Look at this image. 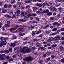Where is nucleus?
I'll return each mask as SVG.
<instances>
[{
	"mask_svg": "<svg viewBox=\"0 0 64 64\" xmlns=\"http://www.w3.org/2000/svg\"><path fill=\"white\" fill-rule=\"evenodd\" d=\"M0 47H2L3 45H5L7 43L6 40H7L8 39V38L6 37L4 38L2 37L0 38Z\"/></svg>",
	"mask_w": 64,
	"mask_h": 64,
	"instance_id": "nucleus-1",
	"label": "nucleus"
},
{
	"mask_svg": "<svg viewBox=\"0 0 64 64\" xmlns=\"http://www.w3.org/2000/svg\"><path fill=\"white\" fill-rule=\"evenodd\" d=\"M20 50V51H22L23 53H27L30 52V51L29 50L26 48H22V47H21Z\"/></svg>",
	"mask_w": 64,
	"mask_h": 64,
	"instance_id": "nucleus-2",
	"label": "nucleus"
},
{
	"mask_svg": "<svg viewBox=\"0 0 64 64\" xmlns=\"http://www.w3.org/2000/svg\"><path fill=\"white\" fill-rule=\"evenodd\" d=\"M32 60V58L31 56H29L24 59V60L28 62H30Z\"/></svg>",
	"mask_w": 64,
	"mask_h": 64,
	"instance_id": "nucleus-3",
	"label": "nucleus"
},
{
	"mask_svg": "<svg viewBox=\"0 0 64 64\" xmlns=\"http://www.w3.org/2000/svg\"><path fill=\"white\" fill-rule=\"evenodd\" d=\"M55 38H56V39L58 41L61 40V36H58V35L56 36Z\"/></svg>",
	"mask_w": 64,
	"mask_h": 64,
	"instance_id": "nucleus-4",
	"label": "nucleus"
},
{
	"mask_svg": "<svg viewBox=\"0 0 64 64\" xmlns=\"http://www.w3.org/2000/svg\"><path fill=\"white\" fill-rule=\"evenodd\" d=\"M15 14H16L18 16H20V11L19 10H18L16 12H14Z\"/></svg>",
	"mask_w": 64,
	"mask_h": 64,
	"instance_id": "nucleus-5",
	"label": "nucleus"
},
{
	"mask_svg": "<svg viewBox=\"0 0 64 64\" xmlns=\"http://www.w3.org/2000/svg\"><path fill=\"white\" fill-rule=\"evenodd\" d=\"M59 32H60V30H57V31L56 32L52 34H50V36H51L52 35H55L56 34H57V33H59Z\"/></svg>",
	"mask_w": 64,
	"mask_h": 64,
	"instance_id": "nucleus-6",
	"label": "nucleus"
},
{
	"mask_svg": "<svg viewBox=\"0 0 64 64\" xmlns=\"http://www.w3.org/2000/svg\"><path fill=\"white\" fill-rule=\"evenodd\" d=\"M50 8L51 9H52V10L54 11H57V9L52 6H50Z\"/></svg>",
	"mask_w": 64,
	"mask_h": 64,
	"instance_id": "nucleus-7",
	"label": "nucleus"
},
{
	"mask_svg": "<svg viewBox=\"0 0 64 64\" xmlns=\"http://www.w3.org/2000/svg\"><path fill=\"white\" fill-rule=\"evenodd\" d=\"M18 21L19 22H26V20L25 19H19Z\"/></svg>",
	"mask_w": 64,
	"mask_h": 64,
	"instance_id": "nucleus-8",
	"label": "nucleus"
},
{
	"mask_svg": "<svg viewBox=\"0 0 64 64\" xmlns=\"http://www.w3.org/2000/svg\"><path fill=\"white\" fill-rule=\"evenodd\" d=\"M16 46V44L14 43H12L10 44L11 47H12V48H13V47H14Z\"/></svg>",
	"mask_w": 64,
	"mask_h": 64,
	"instance_id": "nucleus-9",
	"label": "nucleus"
},
{
	"mask_svg": "<svg viewBox=\"0 0 64 64\" xmlns=\"http://www.w3.org/2000/svg\"><path fill=\"white\" fill-rule=\"evenodd\" d=\"M52 12H49L46 14V15L48 16H51V15H52Z\"/></svg>",
	"mask_w": 64,
	"mask_h": 64,
	"instance_id": "nucleus-10",
	"label": "nucleus"
},
{
	"mask_svg": "<svg viewBox=\"0 0 64 64\" xmlns=\"http://www.w3.org/2000/svg\"><path fill=\"white\" fill-rule=\"evenodd\" d=\"M4 26L6 28H7L8 27H10V26L9 25L7 24H5L4 25Z\"/></svg>",
	"mask_w": 64,
	"mask_h": 64,
	"instance_id": "nucleus-11",
	"label": "nucleus"
},
{
	"mask_svg": "<svg viewBox=\"0 0 64 64\" xmlns=\"http://www.w3.org/2000/svg\"><path fill=\"white\" fill-rule=\"evenodd\" d=\"M33 11H34V12H35L36 11V10L37 9H38V8H37L36 7H34L33 8Z\"/></svg>",
	"mask_w": 64,
	"mask_h": 64,
	"instance_id": "nucleus-12",
	"label": "nucleus"
},
{
	"mask_svg": "<svg viewBox=\"0 0 64 64\" xmlns=\"http://www.w3.org/2000/svg\"><path fill=\"white\" fill-rule=\"evenodd\" d=\"M57 46V44H54L52 45L51 46H52V48H54L56 47Z\"/></svg>",
	"mask_w": 64,
	"mask_h": 64,
	"instance_id": "nucleus-13",
	"label": "nucleus"
},
{
	"mask_svg": "<svg viewBox=\"0 0 64 64\" xmlns=\"http://www.w3.org/2000/svg\"><path fill=\"white\" fill-rule=\"evenodd\" d=\"M46 62H48L50 60V58H48L46 59Z\"/></svg>",
	"mask_w": 64,
	"mask_h": 64,
	"instance_id": "nucleus-14",
	"label": "nucleus"
},
{
	"mask_svg": "<svg viewBox=\"0 0 64 64\" xmlns=\"http://www.w3.org/2000/svg\"><path fill=\"white\" fill-rule=\"evenodd\" d=\"M25 34V33H23V34H22V32H21L19 34L20 35V36H23Z\"/></svg>",
	"mask_w": 64,
	"mask_h": 64,
	"instance_id": "nucleus-15",
	"label": "nucleus"
},
{
	"mask_svg": "<svg viewBox=\"0 0 64 64\" xmlns=\"http://www.w3.org/2000/svg\"><path fill=\"white\" fill-rule=\"evenodd\" d=\"M17 37L16 36H15V35L14 34H13V36H12V38L13 39H16Z\"/></svg>",
	"mask_w": 64,
	"mask_h": 64,
	"instance_id": "nucleus-16",
	"label": "nucleus"
},
{
	"mask_svg": "<svg viewBox=\"0 0 64 64\" xmlns=\"http://www.w3.org/2000/svg\"><path fill=\"white\" fill-rule=\"evenodd\" d=\"M6 12H7V10H3L2 11V13H6Z\"/></svg>",
	"mask_w": 64,
	"mask_h": 64,
	"instance_id": "nucleus-17",
	"label": "nucleus"
},
{
	"mask_svg": "<svg viewBox=\"0 0 64 64\" xmlns=\"http://www.w3.org/2000/svg\"><path fill=\"white\" fill-rule=\"evenodd\" d=\"M14 29V28H11L10 29V32H12V33H13V32H12V31Z\"/></svg>",
	"mask_w": 64,
	"mask_h": 64,
	"instance_id": "nucleus-18",
	"label": "nucleus"
},
{
	"mask_svg": "<svg viewBox=\"0 0 64 64\" xmlns=\"http://www.w3.org/2000/svg\"><path fill=\"white\" fill-rule=\"evenodd\" d=\"M49 27V25L47 24L46 25V26H44V29H47V28Z\"/></svg>",
	"mask_w": 64,
	"mask_h": 64,
	"instance_id": "nucleus-19",
	"label": "nucleus"
},
{
	"mask_svg": "<svg viewBox=\"0 0 64 64\" xmlns=\"http://www.w3.org/2000/svg\"><path fill=\"white\" fill-rule=\"evenodd\" d=\"M4 52L6 53H8V54L9 53V50H4Z\"/></svg>",
	"mask_w": 64,
	"mask_h": 64,
	"instance_id": "nucleus-20",
	"label": "nucleus"
},
{
	"mask_svg": "<svg viewBox=\"0 0 64 64\" xmlns=\"http://www.w3.org/2000/svg\"><path fill=\"white\" fill-rule=\"evenodd\" d=\"M6 16V17H8V18H10L11 17V16H9L8 14H6L5 15Z\"/></svg>",
	"mask_w": 64,
	"mask_h": 64,
	"instance_id": "nucleus-21",
	"label": "nucleus"
},
{
	"mask_svg": "<svg viewBox=\"0 0 64 64\" xmlns=\"http://www.w3.org/2000/svg\"><path fill=\"white\" fill-rule=\"evenodd\" d=\"M42 31L41 30H39L37 32H36V34H40V33H41Z\"/></svg>",
	"mask_w": 64,
	"mask_h": 64,
	"instance_id": "nucleus-22",
	"label": "nucleus"
},
{
	"mask_svg": "<svg viewBox=\"0 0 64 64\" xmlns=\"http://www.w3.org/2000/svg\"><path fill=\"white\" fill-rule=\"evenodd\" d=\"M24 1L27 3H30V2H29V0H24Z\"/></svg>",
	"mask_w": 64,
	"mask_h": 64,
	"instance_id": "nucleus-23",
	"label": "nucleus"
},
{
	"mask_svg": "<svg viewBox=\"0 0 64 64\" xmlns=\"http://www.w3.org/2000/svg\"><path fill=\"white\" fill-rule=\"evenodd\" d=\"M57 30V28H54L52 30V31H56Z\"/></svg>",
	"mask_w": 64,
	"mask_h": 64,
	"instance_id": "nucleus-24",
	"label": "nucleus"
},
{
	"mask_svg": "<svg viewBox=\"0 0 64 64\" xmlns=\"http://www.w3.org/2000/svg\"><path fill=\"white\" fill-rule=\"evenodd\" d=\"M8 50L10 52H12V48H9Z\"/></svg>",
	"mask_w": 64,
	"mask_h": 64,
	"instance_id": "nucleus-25",
	"label": "nucleus"
},
{
	"mask_svg": "<svg viewBox=\"0 0 64 64\" xmlns=\"http://www.w3.org/2000/svg\"><path fill=\"white\" fill-rule=\"evenodd\" d=\"M16 18V16L15 14H14L13 16H12V18Z\"/></svg>",
	"mask_w": 64,
	"mask_h": 64,
	"instance_id": "nucleus-26",
	"label": "nucleus"
},
{
	"mask_svg": "<svg viewBox=\"0 0 64 64\" xmlns=\"http://www.w3.org/2000/svg\"><path fill=\"white\" fill-rule=\"evenodd\" d=\"M58 24V22H54L53 23V25H55Z\"/></svg>",
	"mask_w": 64,
	"mask_h": 64,
	"instance_id": "nucleus-27",
	"label": "nucleus"
},
{
	"mask_svg": "<svg viewBox=\"0 0 64 64\" xmlns=\"http://www.w3.org/2000/svg\"><path fill=\"white\" fill-rule=\"evenodd\" d=\"M14 60V59L12 58H10V59L8 60V61H9V62H10V61H13Z\"/></svg>",
	"mask_w": 64,
	"mask_h": 64,
	"instance_id": "nucleus-28",
	"label": "nucleus"
},
{
	"mask_svg": "<svg viewBox=\"0 0 64 64\" xmlns=\"http://www.w3.org/2000/svg\"><path fill=\"white\" fill-rule=\"evenodd\" d=\"M32 36H34L35 35V33L34 31H32Z\"/></svg>",
	"mask_w": 64,
	"mask_h": 64,
	"instance_id": "nucleus-29",
	"label": "nucleus"
},
{
	"mask_svg": "<svg viewBox=\"0 0 64 64\" xmlns=\"http://www.w3.org/2000/svg\"><path fill=\"white\" fill-rule=\"evenodd\" d=\"M6 23L8 25H10V24L11 23V22H10V21H8Z\"/></svg>",
	"mask_w": 64,
	"mask_h": 64,
	"instance_id": "nucleus-30",
	"label": "nucleus"
},
{
	"mask_svg": "<svg viewBox=\"0 0 64 64\" xmlns=\"http://www.w3.org/2000/svg\"><path fill=\"white\" fill-rule=\"evenodd\" d=\"M5 58L2 57L0 58V59L1 60H2L3 61H4V60H5Z\"/></svg>",
	"mask_w": 64,
	"mask_h": 64,
	"instance_id": "nucleus-31",
	"label": "nucleus"
},
{
	"mask_svg": "<svg viewBox=\"0 0 64 64\" xmlns=\"http://www.w3.org/2000/svg\"><path fill=\"white\" fill-rule=\"evenodd\" d=\"M60 30L61 31H64V28H62L60 29Z\"/></svg>",
	"mask_w": 64,
	"mask_h": 64,
	"instance_id": "nucleus-32",
	"label": "nucleus"
},
{
	"mask_svg": "<svg viewBox=\"0 0 64 64\" xmlns=\"http://www.w3.org/2000/svg\"><path fill=\"white\" fill-rule=\"evenodd\" d=\"M12 1L11 2V4H12L15 3V0H12Z\"/></svg>",
	"mask_w": 64,
	"mask_h": 64,
	"instance_id": "nucleus-33",
	"label": "nucleus"
},
{
	"mask_svg": "<svg viewBox=\"0 0 64 64\" xmlns=\"http://www.w3.org/2000/svg\"><path fill=\"white\" fill-rule=\"evenodd\" d=\"M58 10H59V11H61L62 10V8H58Z\"/></svg>",
	"mask_w": 64,
	"mask_h": 64,
	"instance_id": "nucleus-34",
	"label": "nucleus"
},
{
	"mask_svg": "<svg viewBox=\"0 0 64 64\" xmlns=\"http://www.w3.org/2000/svg\"><path fill=\"white\" fill-rule=\"evenodd\" d=\"M2 35H7V34L6 33H5L4 32L2 33Z\"/></svg>",
	"mask_w": 64,
	"mask_h": 64,
	"instance_id": "nucleus-35",
	"label": "nucleus"
},
{
	"mask_svg": "<svg viewBox=\"0 0 64 64\" xmlns=\"http://www.w3.org/2000/svg\"><path fill=\"white\" fill-rule=\"evenodd\" d=\"M60 40H64V36L62 37L61 36Z\"/></svg>",
	"mask_w": 64,
	"mask_h": 64,
	"instance_id": "nucleus-36",
	"label": "nucleus"
},
{
	"mask_svg": "<svg viewBox=\"0 0 64 64\" xmlns=\"http://www.w3.org/2000/svg\"><path fill=\"white\" fill-rule=\"evenodd\" d=\"M42 50H44L46 49V48L42 47L41 48Z\"/></svg>",
	"mask_w": 64,
	"mask_h": 64,
	"instance_id": "nucleus-37",
	"label": "nucleus"
},
{
	"mask_svg": "<svg viewBox=\"0 0 64 64\" xmlns=\"http://www.w3.org/2000/svg\"><path fill=\"white\" fill-rule=\"evenodd\" d=\"M12 57L14 58H16V55L15 54L13 55L12 56Z\"/></svg>",
	"mask_w": 64,
	"mask_h": 64,
	"instance_id": "nucleus-38",
	"label": "nucleus"
},
{
	"mask_svg": "<svg viewBox=\"0 0 64 64\" xmlns=\"http://www.w3.org/2000/svg\"><path fill=\"white\" fill-rule=\"evenodd\" d=\"M60 49H61L62 50H64V48L61 46H60Z\"/></svg>",
	"mask_w": 64,
	"mask_h": 64,
	"instance_id": "nucleus-39",
	"label": "nucleus"
},
{
	"mask_svg": "<svg viewBox=\"0 0 64 64\" xmlns=\"http://www.w3.org/2000/svg\"><path fill=\"white\" fill-rule=\"evenodd\" d=\"M55 56H54V55H52L51 56V57H52L53 59V58H55L56 57Z\"/></svg>",
	"mask_w": 64,
	"mask_h": 64,
	"instance_id": "nucleus-40",
	"label": "nucleus"
},
{
	"mask_svg": "<svg viewBox=\"0 0 64 64\" xmlns=\"http://www.w3.org/2000/svg\"><path fill=\"white\" fill-rule=\"evenodd\" d=\"M52 41V40L50 39H48L47 40L48 42H51Z\"/></svg>",
	"mask_w": 64,
	"mask_h": 64,
	"instance_id": "nucleus-41",
	"label": "nucleus"
},
{
	"mask_svg": "<svg viewBox=\"0 0 64 64\" xmlns=\"http://www.w3.org/2000/svg\"><path fill=\"white\" fill-rule=\"evenodd\" d=\"M45 11H46V13H47L49 12V10H46Z\"/></svg>",
	"mask_w": 64,
	"mask_h": 64,
	"instance_id": "nucleus-42",
	"label": "nucleus"
},
{
	"mask_svg": "<svg viewBox=\"0 0 64 64\" xmlns=\"http://www.w3.org/2000/svg\"><path fill=\"white\" fill-rule=\"evenodd\" d=\"M43 61L42 60H40L38 62L39 63H43Z\"/></svg>",
	"mask_w": 64,
	"mask_h": 64,
	"instance_id": "nucleus-43",
	"label": "nucleus"
},
{
	"mask_svg": "<svg viewBox=\"0 0 64 64\" xmlns=\"http://www.w3.org/2000/svg\"><path fill=\"white\" fill-rule=\"evenodd\" d=\"M46 13V11L45 10H44L43 12H42L41 13V14H43V13Z\"/></svg>",
	"mask_w": 64,
	"mask_h": 64,
	"instance_id": "nucleus-44",
	"label": "nucleus"
},
{
	"mask_svg": "<svg viewBox=\"0 0 64 64\" xmlns=\"http://www.w3.org/2000/svg\"><path fill=\"white\" fill-rule=\"evenodd\" d=\"M19 49V48H18V47H16L15 48H14V51H15V50H16V49Z\"/></svg>",
	"mask_w": 64,
	"mask_h": 64,
	"instance_id": "nucleus-45",
	"label": "nucleus"
},
{
	"mask_svg": "<svg viewBox=\"0 0 64 64\" xmlns=\"http://www.w3.org/2000/svg\"><path fill=\"white\" fill-rule=\"evenodd\" d=\"M2 25H3V24L1 22H0V28H2Z\"/></svg>",
	"mask_w": 64,
	"mask_h": 64,
	"instance_id": "nucleus-46",
	"label": "nucleus"
},
{
	"mask_svg": "<svg viewBox=\"0 0 64 64\" xmlns=\"http://www.w3.org/2000/svg\"><path fill=\"white\" fill-rule=\"evenodd\" d=\"M21 15H22V16L25 14L23 12H22L21 13Z\"/></svg>",
	"mask_w": 64,
	"mask_h": 64,
	"instance_id": "nucleus-47",
	"label": "nucleus"
},
{
	"mask_svg": "<svg viewBox=\"0 0 64 64\" xmlns=\"http://www.w3.org/2000/svg\"><path fill=\"white\" fill-rule=\"evenodd\" d=\"M46 4V2H44L42 4V5H43V6H45V5Z\"/></svg>",
	"mask_w": 64,
	"mask_h": 64,
	"instance_id": "nucleus-48",
	"label": "nucleus"
},
{
	"mask_svg": "<svg viewBox=\"0 0 64 64\" xmlns=\"http://www.w3.org/2000/svg\"><path fill=\"white\" fill-rule=\"evenodd\" d=\"M42 10H43L42 8H40V12H42Z\"/></svg>",
	"mask_w": 64,
	"mask_h": 64,
	"instance_id": "nucleus-49",
	"label": "nucleus"
},
{
	"mask_svg": "<svg viewBox=\"0 0 64 64\" xmlns=\"http://www.w3.org/2000/svg\"><path fill=\"white\" fill-rule=\"evenodd\" d=\"M37 46L38 47H40V44L39 43H38L37 44Z\"/></svg>",
	"mask_w": 64,
	"mask_h": 64,
	"instance_id": "nucleus-50",
	"label": "nucleus"
},
{
	"mask_svg": "<svg viewBox=\"0 0 64 64\" xmlns=\"http://www.w3.org/2000/svg\"><path fill=\"white\" fill-rule=\"evenodd\" d=\"M18 30H19V31H20L22 30V29L21 28H20L18 29Z\"/></svg>",
	"mask_w": 64,
	"mask_h": 64,
	"instance_id": "nucleus-51",
	"label": "nucleus"
},
{
	"mask_svg": "<svg viewBox=\"0 0 64 64\" xmlns=\"http://www.w3.org/2000/svg\"><path fill=\"white\" fill-rule=\"evenodd\" d=\"M62 23H64V16L63 17H62Z\"/></svg>",
	"mask_w": 64,
	"mask_h": 64,
	"instance_id": "nucleus-52",
	"label": "nucleus"
},
{
	"mask_svg": "<svg viewBox=\"0 0 64 64\" xmlns=\"http://www.w3.org/2000/svg\"><path fill=\"white\" fill-rule=\"evenodd\" d=\"M54 19V17H51L50 18V20H53Z\"/></svg>",
	"mask_w": 64,
	"mask_h": 64,
	"instance_id": "nucleus-53",
	"label": "nucleus"
},
{
	"mask_svg": "<svg viewBox=\"0 0 64 64\" xmlns=\"http://www.w3.org/2000/svg\"><path fill=\"white\" fill-rule=\"evenodd\" d=\"M53 41H56V38H55V37L54 38H53L52 39Z\"/></svg>",
	"mask_w": 64,
	"mask_h": 64,
	"instance_id": "nucleus-54",
	"label": "nucleus"
},
{
	"mask_svg": "<svg viewBox=\"0 0 64 64\" xmlns=\"http://www.w3.org/2000/svg\"><path fill=\"white\" fill-rule=\"evenodd\" d=\"M32 15H33V16H36L37 14H36L34 13V14H32Z\"/></svg>",
	"mask_w": 64,
	"mask_h": 64,
	"instance_id": "nucleus-55",
	"label": "nucleus"
},
{
	"mask_svg": "<svg viewBox=\"0 0 64 64\" xmlns=\"http://www.w3.org/2000/svg\"><path fill=\"white\" fill-rule=\"evenodd\" d=\"M8 62H5L2 63V64H7V63H8Z\"/></svg>",
	"mask_w": 64,
	"mask_h": 64,
	"instance_id": "nucleus-56",
	"label": "nucleus"
},
{
	"mask_svg": "<svg viewBox=\"0 0 64 64\" xmlns=\"http://www.w3.org/2000/svg\"><path fill=\"white\" fill-rule=\"evenodd\" d=\"M36 19L37 20H38V21L40 20L39 18L37 17H36Z\"/></svg>",
	"mask_w": 64,
	"mask_h": 64,
	"instance_id": "nucleus-57",
	"label": "nucleus"
},
{
	"mask_svg": "<svg viewBox=\"0 0 64 64\" xmlns=\"http://www.w3.org/2000/svg\"><path fill=\"white\" fill-rule=\"evenodd\" d=\"M47 42H43V44H47Z\"/></svg>",
	"mask_w": 64,
	"mask_h": 64,
	"instance_id": "nucleus-58",
	"label": "nucleus"
},
{
	"mask_svg": "<svg viewBox=\"0 0 64 64\" xmlns=\"http://www.w3.org/2000/svg\"><path fill=\"white\" fill-rule=\"evenodd\" d=\"M61 44L62 45H64V40L63 41H62L61 42Z\"/></svg>",
	"mask_w": 64,
	"mask_h": 64,
	"instance_id": "nucleus-59",
	"label": "nucleus"
},
{
	"mask_svg": "<svg viewBox=\"0 0 64 64\" xmlns=\"http://www.w3.org/2000/svg\"><path fill=\"white\" fill-rule=\"evenodd\" d=\"M52 46H51L48 47V49H52Z\"/></svg>",
	"mask_w": 64,
	"mask_h": 64,
	"instance_id": "nucleus-60",
	"label": "nucleus"
},
{
	"mask_svg": "<svg viewBox=\"0 0 64 64\" xmlns=\"http://www.w3.org/2000/svg\"><path fill=\"white\" fill-rule=\"evenodd\" d=\"M2 4H3V2H0V6H2V5H3Z\"/></svg>",
	"mask_w": 64,
	"mask_h": 64,
	"instance_id": "nucleus-61",
	"label": "nucleus"
},
{
	"mask_svg": "<svg viewBox=\"0 0 64 64\" xmlns=\"http://www.w3.org/2000/svg\"><path fill=\"white\" fill-rule=\"evenodd\" d=\"M12 6V5H11L10 4H9L8 5V7L9 8H10V7H11Z\"/></svg>",
	"mask_w": 64,
	"mask_h": 64,
	"instance_id": "nucleus-62",
	"label": "nucleus"
},
{
	"mask_svg": "<svg viewBox=\"0 0 64 64\" xmlns=\"http://www.w3.org/2000/svg\"><path fill=\"white\" fill-rule=\"evenodd\" d=\"M43 36V35L42 34H40L39 35V37H42Z\"/></svg>",
	"mask_w": 64,
	"mask_h": 64,
	"instance_id": "nucleus-63",
	"label": "nucleus"
},
{
	"mask_svg": "<svg viewBox=\"0 0 64 64\" xmlns=\"http://www.w3.org/2000/svg\"><path fill=\"white\" fill-rule=\"evenodd\" d=\"M46 54L47 55H50V54H51V52H48L46 53Z\"/></svg>",
	"mask_w": 64,
	"mask_h": 64,
	"instance_id": "nucleus-64",
	"label": "nucleus"
}]
</instances>
